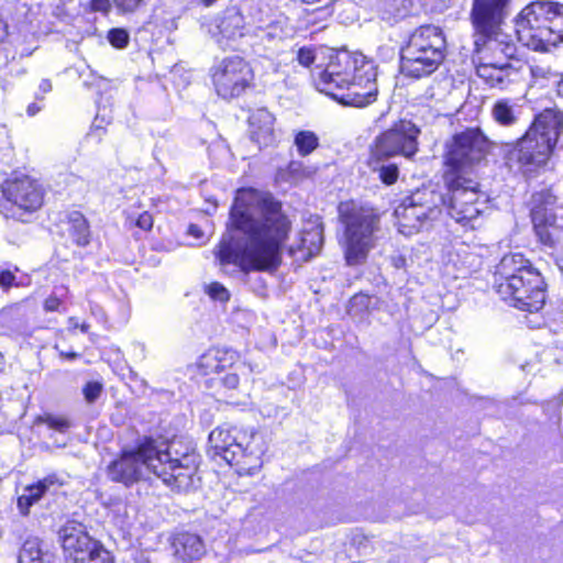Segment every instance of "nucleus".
<instances>
[{"instance_id":"f257e3e1","label":"nucleus","mask_w":563,"mask_h":563,"mask_svg":"<svg viewBox=\"0 0 563 563\" xmlns=\"http://www.w3.org/2000/svg\"><path fill=\"white\" fill-rule=\"evenodd\" d=\"M292 222L283 202L272 192L239 187L233 195L225 225L227 235L213 254L221 266L234 265L242 273H275L283 264Z\"/></svg>"},{"instance_id":"f03ea898","label":"nucleus","mask_w":563,"mask_h":563,"mask_svg":"<svg viewBox=\"0 0 563 563\" xmlns=\"http://www.w3.org/2000/svg\"><path fill=\"white\" fill-rule=\"evenodd\" d=\"M494 145L479 126L457 131L443 144L441 178L446 192L442 202L451 218L463 227L474 229L473 221L482 212L484 192L476 169L487 161Z\"/></svg>"},{"instance_id":"7ed1b4c3","label":"nucleus","mask_w":563,"mask_h":563,"mask_svg":"<svg viewBox=\"0 0 563 563\" xmlns=\"http://www.w3.org/2000/svg\"><path fill=\"white\" fill-rule=\"evenodd\" d=\"M200 455L196 451H187L173 457L169 450L158 446L152 435L141 438L132 449H122L107 465L109 479L131 487L143 479L145 466L173 492L186 493L196 487Z\"/></svg>"},{"instance_id":"20e7f679","label":"nucleus","mask_w":563,"mask_h":563,"mask_svg":"<svg viewBox=\"0 0 563 563\" xmlns=\"http://www.w3.org/2000/svg\"><path fill=\"white\" fill-rule=\"evenodd\" d=\"M493 287L500 299L525 312L540 311L548 285L532 261L519 252L503 255L493 273Z\"/></svg>"},{"instance_id":"39448f33","label":"nucleus","mask_w":563,"mask_h":563,"mask_svg":"<svg viewBox=\"0 0 563 563\" xmlns=\"http://www.w3.org/2000/svg\"><path fill=\"white\" fill-rule=\"evenodd\" d=\"M510 1L472 0L468 19L472 27L473 62H506L516 58L517 45L504 30Z\"/></svg>"},{"instance_id":"423d86ee","label":"nucleus","mask_w":563,"mask_h":563,"mask_svg":"<svg viewBox=\"0 0 563 563\" xmlns=\"http://www.w3.org/2000/svg\"><path fill=\"white\" fill-rule=\"evenodd\" d=\"M209 449L213 456H219L243 476L263 467L267 443L256 428L225 422L210 432Z\"/></svg>"},{"instance_id":"0eeeda50","label":"nucleus","mask_w":563,"mask_h":563,"mask_svg":"<svg viewBox=\"0 0 563 563\" xmlns=\"http://www.w3.org/2000/svg\"><path fill=\"white\" fill-rule=\"evenodd\" d=\"M380 218L377 208L354 199L338 205V219L343 228V255L349 266L366 262L377 244Z\"/></svg>"},{"instance_id":"6e6552de","label":"nucleus","mask_w":563,"mask_h":563,"mask_svg":"<svg viewBox=\"0 0 563 563\" xmlns=\"http://www.w3.org/2000/svg\"><path fill=\"white\" fill-rule=\"evenodd\" d=\"M518 41L536 52H549L563 42V3L534 0L515 18Z\"/></svg>"},{"instance_id":"1a4fd4ad","label":"nucleus","mask_w":563,"mask_h":563,"mask_svg":"<svg viewBox=\"0 0 563 563\" xmlns=\"http://www.w3.org/2000/svg\"><path fill=\"white\" fill-rule=\"evenodd\" d=\"M448 54L443 30L433 24L415 27L400 47V67L407 78L419 80L434 74Z\"/></svg>"},{"instance_id":"9d476101","label":"nucleus","mask_w":563,"mask_h":563,"mask_svg":"<svg viewBox=\"0 0 563 563\" xmlns=\"http://www.w3.org/2000/svg\"><path fill=\"white\" fill-rule=\"evenodd\" d=\"M0 212L5 218L37 212L45 203L44 183L27 173L13 170L0 184Z\"/></svg>"},{"instance_id":"9b49d317","label":"nucleus","mask_w":563,"mask_h":563,"mask_svg":"<svg viewBox=\"0 0 563 563\" xmlns=\"http://www.w3.org/2000/svg\"><path fill=\"white\" fill-rule=\"evenodd\" d=\"M529 218L538 243L556 249L563 241V206L551 187L536 190L528 201Z\"/></svg>"},{"instance_id":"f8f14e48","label":"nucleus","mask_w":563,"mask_h":563,"mask_svg":"<svg viewBox=\"0 0 563 563\" xmlns=\"http://www.w3.org/2000/svg\"><path fill=\"white\" fill-rule=\"evenodd\" d=\"M240 361V353L233 349L210 346L198 357L196 372L205 379L209 389L224 393L235 390L240 385V377L235 372Z\"/></svg>"},{"instance_id":"ddd939ff","label":"nucleus","mask_w":563,"mask_h":563,"mask_svg":"<svg viewBox=\"0 0 563 563\" xmlns=\"http://www.w3.org/2000/svg\"><path fill=\"white\" fill-rule=\"evenodd\" d=\"M209 76L217 96L225 101L238 99L254 87V70L240 55L225 56L213 64Z\"/></svg>"},{"instance_id":"4468645a","label":"nucleus","mask_w":563,"mask_h":563,"mask_svg":"<svg viewBox=\"0 0 563 563\" xmlns=\"http://www.w3.org/2000/svg\"><path fill=\"white\" fill-rule=\"evenodd\" d=\"M372 64L373 62L361 53L338 52L330 57L327 66L317 74L314 84L321 92L331 97L355 80L360 73Z\"/></svg>"},{"instance_id":"2eb2a0df","label":"nucleus","mask_w":563,"mask_h":563,"mask_svg":"<svg viewBox=\"0 0 563 563\" xmlns=\"http://www.w3.org/2000/svg\"><path fill=\"white\" fill-rule=\"evenodd\" d=\"M420 133V128L411 120L399 119L374 137L368 146V153L412 158L419 151Z\"/></svg>"},{"instance_id":"dca6fc26","label":"nucleus","mask_w":563,"mask_h":563,"mask_svg":"<svg viewBox=\"0 0 563 563\" xmlns=\"http://www.w3.org/2000/svg\"><path fill=\"white\" fill-rule=\"evenodd\" d=\"M554 151L555 147L526 130L511 145L509 157L523 172L532 173L545 167Z\"/></svg>"},{"instance_id":"f3484780","label":"nucleus","mask_w":563,"mask_h":563,"mask_svg":"<svg viewBox=\"0 0 563 563\" xmlns=\"http://www.w3.org/2000/svg\"><path fill=\"white\" fill-rule=\"evenodd\" d=\"M376 76L374 64L366 66L365 70H362L355 80L346 85L340 92H335L331 98L347 107H367L377 100Z\"/></svg>"},{"instance_id":"a211bd4d","label":"nucleus","mask_w":563,"mask_h":563,"mask_svg":"<svg viewBox=\"0 0 563 563\" xmlns=\"http://www.w3.org/2000/svg\"><path fill=\"white\" fill-rule=\"evenodd\" d=\"M52 230L59 239L69 241L79 249L88 247L93 240L90 222L79 210L58 212L52 223Z\"/></svg>"},{"instance_id":"6ab92c4d","label":"nucleus","mask_w":563,"mask_h":563,"mask_svg":"<svg viewBox=\"0 0 563 563\" xmlns=\"http://www.w3.org/2000/svg\"><path fill=\"white\" fill-rule=\"evenodd\" d=\"M213 37L219 44H228L253 33V22L247 21L238 4H229L213 20Z\"/></svg>"},{"instance_id":"aec40b11","label":"nucleus","mask_w":563,"mask_h":563,"mask_svg":"<svg viewBox=\"0 0 563 563\" xmlns=\"http://www.w3.org/2000/svg\"><path fill=\"white\" fill-rule=\"evenodd\" d=\"M170 554L177 563H195L208 553L202 536L196 531L178 529L168 539Z\"/></svg>"},{"instance_id":"412c9836","label":"nucleus","mask_w":563,"mask_h":563,"mask_svg":"<svg viewBox=\"0 0 563 563\" xmlns=\"http://www.w3.org/2000/svg\"><path fill=\"white\" fill-rule=\"evenodd\" d=\"M66 485V481L57 473L52 472L38 478L22 489L16 498V508L21 516H29L31 508L40 503L46 495H55Z\"/></svg>"},{"instance_id":"4be33fe9","label":"nucleus","mask_w":563,"mask_h":563,"mask_svg":"<svg viewBox=\"0 0 563 563\" xmlns=\"http://www.w3.org/2000/svg\"><path fill=\"white\" fill-rule=\"evenodd\" d=\"M59 539L65 558L69 563L80 559L99 543L76 521H69L59 529Z\"/></svg>"},{"instance_id":"5701e85b","label":"nucleus","mask_w":563,"mask_h":563,"mask_svg":"<svg viewBox=\"0 0 563 563\" xmlns=\"http://www.w3.org/2000/svg\"><path fill=\"white\" fill-rule=\"evenodd\" d=\"M527 130L556 148L563 132V111L558 107L542 109L534 114Z\"/></svg>"},{"instance_id":"b1692460","label":"nucleus","mask_w":563,"mask_h":563,"mask_svg":"<svg viewBox=\"0 0 563 563\" xmlns=\"http://www.w3.org/2000/svg\"><path fill=\"white\" fill-rule=\"evenodd\" d=\"M511 60L474 62L476 75L490 88L506 89L512 81L511 76L516 73Z\"/></svg>"},{"instance_id":"393cba45","label":"nucleus","mask_w":563,"mask_h":563,"mask_svg":"<svg viewBox=\"0 0 563 563\" xmlns=\"http://www.w3.org/2000/svg\"><path fill=\"white\" fill-rule=\"evenodd\" d=\"M250 139L260 146H267L274 140L275 117L266 108L251 112L247 119Z\"/></svg>"},{"instance_id":"a878e982","label":"nucleus","mask_w":563,"mask_h":563,"mask_svg":"<svg viewBox=\"0 0 563 563\" xmlns=\"http://www.w3.org/2000/svg\"><path fill=\"white\" fill-rule=\"evenodd\" d=\"M256 11L260 16L253 22V33L263 32L268 38L282 36L285 33L288 19L284 14H276L268 7H258Z\"/></svg>"},{"instance_id":"bb28decb","label":"nucleus","mask_w":563,"mask_h":563,"mask_svg":"<svg viewBox=\"0 0 563 563\" xmlns=\"http://www.w3.org/2000/svg\"><path fill=\"white\" fill-rule=\"evenodd\" d=\"M413 0H376V9L379 18L395 24L412 15Z\"/></svg>"},{"instance_id":"cd10ccee","label":"nucleus","mask_w":563,"mask_h":563,"mask_svg":"<svg viewBox=\"0 0 563 563\" xmlns=\"http://www.w3.org/2000/svg\"><path fill=\"white\" fill-rule=\"evenodd\" d=\"M391 157L368 153L366 157V166L373 172L377 174L378 179L385 186L395 185L400 175L399 166L396 163H388Z\"/></svg>"},{"instance_id":"c85d7f7f","label":"nucleus","mask_w":563,"mask_h":563,"mask_svg":"<svg viewBox=\"0 0 563 563\" xmlns=\"http://www.w3.org/2000/svg\"><path fill=\"white\" fill-rule=\"evenodd\" d=\"M395 213L402 232L407 234L418 232L428 218L423 209L413 203L399 206Z\"/></svg>"},{"instance_id":"c756f323","label":"nucleus","mask_w":563,"mask_h":563,"mask_svg":"<svg viewBox=\"0 0 563 563\" xmlns=\"http://www.w3.org/2000/svg\"><path fill=\"white\" fill-rule=\"evenodd\" d=\"M71 297L69 286L66 284L56 285L43 302L42 308L46 313H66Z\"/></svg>"},{"instance_id":"7c9ffc66","label":"nucleus","mask_w":563,"mask_h":563,"mask_svg":"<svg viewBox=\"0 0 563 563\" xmlns=\"http://www.w3.org/2000/svg\"><path fill=\"white\" fill-rule=\"evenodd\" d=\"M490 114L493 120L501 126H511L518 122L515 106L508 98H501L492 106Z\"/></svg>"},{"instance_id":"2f4dec72","label":"nucleus","mask_w":563,"mask_h":563,"mask_svg":"<svg viewBox=\"0 0 563 563\" xmlns=\"http://www.w3.org/2000/svg\"><path fill=\"white\" fill-rule=\"evenodd\" d=\"M44 555L41 540L27 538L20 549L18 563H48L45 561Z\"/></svg>"},{"instance_id":"473e14b6","label":"nucleus","mask_w":563,"mask_h":563,"mask_svg":"<svg viewBox=\"0 0 563 563\" xmlns=\"http://www.w3.org/2000/svg\"><path fill=\"white\" fill-rule=\"evenodd\" d=\"M34 423L37 426H45L47 429L58 433H66L73 426L71 420L64 415H54L52 412H44L34 418Z\"/></svg>"},{"instance_id":"72a5a7b5","label":"nucleus","mask_w":563,"mask_h":563,"mask_svg":"<svg viewBox=\"0 0 563 563\" xmlns=\"http://www.w3.org/2000/svg\"><path fill=\"white\" fill-rule=\"evenodd\" d=\"M294 144L299 156L306 157L319 147V137L313 131L300 130L294 136Z\"/></svg>"},{"instance_id":"f704fd0d","label":"nucleus","mask_w":563,"mask_h":563,"mask_svg":"<svg viewBox=\"0 0 563 563\" xmlns=\"http://www.w3.org/2000/svg\"><path fill=\"white\" fill-rule=\"evenodd\" d=\"M70 563H113L110 552L107 551L101 542L85 553L80 559Z\"/></svg>"},{"instance_id":"c9c22d12","label":"nucleus","mask_w":563,"mask_h":563,"mask_svg":"<svg viewBox=\"0 0 563 563\" xmlns=\"http://www.w3.org/2000/svg\"><path fill=\"white\" fill-rule=\"evenodd\" d=\"M81 393L87 404H95L103 393V384L99 380H88L84 384Z\"/></svg>"},{"instance_id":"e433bc0d","label":"nucleus","mask_w":563,"mask_h":563,"mask_svg":"<svg viewBox=\"0 0 563 563\" xmlns=\"http://www.w3.org/2000/svg\"><path fill=\"white\" fill-rule=\"evenodd\" d=\"M317 59V48L313 45H305L296 53L297 63L303 68L310 69Z\"/></svg>"},{"instance_id":"4c0bfd02","label":"nucleus","mask_w":563,"mask_h":563,"mask_svg":"<svg viewBox=\"0 0 563 563\" xmlns=\"http://www.w3.org/2000/svg\"><path fill=\"white\" fill-rule=\"evenodd\" d=\"M109 43L118 49L125 48L129 45L130 36L125 29L113 27L108 32Z\"/></svg>"},{"instance_id":"58836bf2","label":"nucleus","mask_w":563,"mask_h":563,"mask_svg":"<svg viewBox=\"0 0 563 563\" xmlns=\"http://www.w3.org/2000/svg\"><path fill=\"white\" fill-rule=\"evenodd\" d=\"M147 0H112L117 11L121 14H133L146 5Z\"/></svg>"},{"instance_id":"ea45409f","label":"nucleus","mask_w":563,"mask_h":563,"mask_svg":"<svg viewBox=\"0 0 563 563\" xmlns=\"http://www.w3.org/2000/svg\"><path fill=\"white\" fill-rule=\"evenodd\" d=\"M19 272V267L14 266V269H1L0 271V288L3 291H8L13 287H20L21 283L18 282L15 273Z\"/></svg>"},{"instance_id":"a19ab883","label":"nucleus","mask_w":563,"mask_h":563,"mask_svg":"<svg viewBox=\"0 0 563 563\" xmlns=\"http://www.w3.org/2000/svg\"><path fill=\"white\" fill-rule=\"evenodd\" d=\"M207 292L212 299L221 301H228L230 298L228 289L219 282L210 283L208 285Z\"/></svg>"},{"instance_id":"79ce46f5","label":"nucleus","mask_w":563,"mask_h":563,"mask_svg":"<svg viewBox=\"0 0 563 563\" xmlns=\"http://www.w3.org/2000/svg\"><path fill=\"white\" fill-rule=\"evenodd\" d=\"M112 3L111 0H89L88 11L92 13L100 12L107 15L111 11Z\"/></svg>"},{"instance_id":"37998d69","label":"nucleus","mask_w":563,"mask_h":563,"mask_svg":"<svg viewBox=\"0 0 563 563\" xmlns=\"http://www.w3.org/2000/svg\"><path fill=\"white\" fill-rule=\"evenodd\" d=\"M134 224L139 229H141V230H143L145 232H148V231H151L153 229L154 218H153L151 212L143 211L142 213L139 214V217L136 218Z\"/></svg>"},{"instance_id":"c03bdc74","label":"nucleus","mask_w":563,"mask_h":563,"mask_svg":"<svg viewBox=\"0 0 563 563\" xmlns=\"http://www.w3.org/2000/svg\"><path fill=\"white\" fill-rule=\"evenodd\" d=\"M58 355L62 360L67 361H74L80 356V354L75 351H58Z\"/></svg>"},{"instance_id":"a18cd8bd","label":"nucleus","mask_w":563,"mask_h":563,"mask_svg":"<svg viewBox=\"0 0 563 563\" xmlns=\"http://www.w3.org/2000/svg\"><path fill=\"white\" fill-rule=\"evenodd\" d=\"M41 111V106H38L36 102H32L26 108V113L29 117H34Z\"/></svg>"},{"instance_id":"49530a36","label":"nucleus","mask_w":563,"mask_h":563,"mask_svg":"<svg viewBox=\"0 0 563 563\" xmlns=\"http://www.w3.org/2000/svg\"><path fill=\"white\" fill-rule=\"evenodd\" d=\"M41 92L43 93H47L52 90L53 86H52V81L49 79H43L41 82H40V86H38Z\"/></svg>"},{"instance_id":"de8ad7c7","label":"nucleus","mask_w":563,"mask_h":563,"mask_svg":"<svg viewBox=\"0 0 563 563\" xmlns=\"http://www.w3.org/2000/svg\"><path fill=\"white\" fill-rule=\"evenodd\" d=\"M188 231L195 238H200L201 236V230L196 224H190L189 228H188Z\"/></svg>"},{"instance_id":"09e8293b","label":"nucleus","mask_w":563,"mask_h":563,"mask_svg":"<svg viewBox=\"0 0 563 563\" xmlns=\"http://www.w3.org/2000/svg\"><path fill=\"white\" fill-rule=\"evenodd\" d=\"M555 91H556V95L561 99H563V75H562V78L556 82Z\"/></svg>"},{"instance_id":"8fccbe9b","label":"nucleus","mask_w":563,"mask_h":563,"mask_svg":"<svg viewBox=\"0 0 563 563\" xmlns=\"http://www.w3.org/2000/svg\"><path fill=\"white\" fill-rule=\"evenodd\" d=\"M68 324H69V329H70V330H75V329H79V324H80V323H78V322H77V318H75V317H69V318H68Z\"/></svg>"},{"instance_id":"3c124183","label":"nucleus","mask_w":563,"mask_h":563,"mask_svg":"<svg viewBox=\"0 0 563 563\" xmlns=\"http://www.w3.org/2000/svg\"><path fill=\"white\" fill-rule=\"evenodd\" d=\"M219 0H198V3L205 8H209L217 3Z\"/></svg>"},{"instance_id":"603ef678","label":"nucleus","mask_w":563,"mask_h":563,"mask_svg":"<svg viewBox=\"0 0 563 563\" xmlns=\"http://www.w3.org/2000/svg\"><path fill=\"white\" fill-rule=\"evenodd\" d=\"M79 330L82 332V333H88L89 330H90V324L87 323V322H82L79 324Z\"/></svg>"},{"instance_id":"864d4df0","label":"nucleus","mask_w":563,"mask_h":563,"mask_svg":"<svg viewBox=\"0 0 563 563\" xmlns=\"http://www.w3.org/2000/svg\"><path fill=\"white\" fill-rule=\"evenodd\" d=\"M14 310L18 316H26V310L20 306H16Z\"/></svg>"},{"instance_id":"5fc2aeb1","label":"nucleus","mask_w":563,"mask_h":563,"mask_svg":"<svg viewBox=\"0 0 563 563\" xmlns=\"http://www.w3.org/2000/svg\"><path fill=\"white\" fill-rule=\"evenodd\" d=\"M320 0H301L302 3H306V4H314L317 2H319Z\"/></svg>"},{"instance_id":"6e6d98bb","label":"nucleus","mask_w":563,"mask_h":563,"mask_svg":"<svg viewBox=\"0 0 563 563\" xmlns=\"http://www.w3.org/2000/svg\"><path fill=\"white\" fill-rule=\"evenodd\" d=\"M3 364H4V357L3 355L0 353V372L2 371L3 368Z\"/></svg>"}]
</instances>
